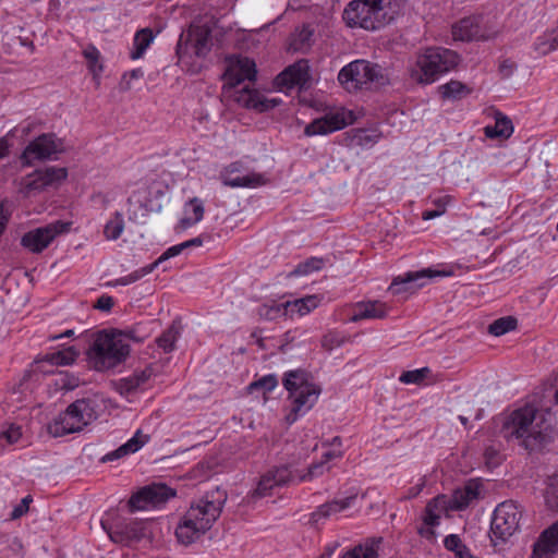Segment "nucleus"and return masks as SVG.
Wrapping results in <instances>:
<instances>
[{
  "instance_id": "nucleus-1",
  "label": "nucleus",
  "mask_w": 558,
  "mask_h": 558,
  "mask_svg": "<svg viewBox=\"0 0 558 558\" xmlns=\"http://www.w3.org/2000/svg\"><path fill=\"white\" fill-rule=\"evenodd\" d=\"M226 500V492L216 488L193 502L177 524L178 542L189 546L198 541L220 517Z\"/></svg>"
},
{
  "instance_id": "nucleus-2",
  "label": "nucleus",
  "mask_w": 558,
  "mask_h": 558,
  "mask_svg": "<svg viewBox=\"0 0 558 558\" xmlns=\"http://www.w3.org/2000/svg\"><path fill=\"white\" fill-rule=\"evenodd\" d=\"M553 421L547 402L541 400L539 405L534 401L525 403V451L530 457L538 459L551 451L556 440Z\"/></svg>"
},
{
  "instance_id": "nucleus-3",
  "label": "nucleus",
  "mask_w": 558,
  "mask_h": 558,
  "mask_svg": "<svg viewBox=\"0 0 558 558\" xmlns=\"http://www.w3.org/2000/svg\"><path fill=\"white\" fill-rule=\"evenodd\" d=\"M400 10V0H352L342 17L349 27L377 31L390 24Z\"/></svg>"
},
{
  "instance_id": "nucleus-4",
  "label": "nucleus",
  "mask_w": 558,
  "mask_h": 558,
  "mask_svg": "<svg viewBox=\"0 0 558 558\" xmlns=\"http://www.w3.org/2000/svg\"><path fill=\"white\" fill-rule=\"evenodd\" d=\"M282 384L292 400L291 413L287 416V421L293 423L300 414L306 413L314 407L322 390L312 380L311 375L301 368L288 371Z\"/></svg>"
},
{
  "instance_id": "nucleus-5",
  "label": "nucleus",
  "mask_w": 558,
  "mask_h": 558,
  "mask_svg": "<svg viewBox=\"0 0 558 558\" xmlns=\"http://www.w3.org/2000/svg\"><path fill=\"white\" fill-rule=\"evenodd\" d=\"M338 81L349 92L364 86L379 88L390 83L388 73L381 65L362 59L343 66L338 74Z\"/></svg>"
},
{
  "instance_id": "nucleus-6",
  "label": "nucleus",
  "mask_w": 558,
  "mask_h": 558,
  "mask_svg": "<svg viewBox=\"0 0 558 558\" xmlns=\"http://www.w3.org/2000/svg\"><path fill=\"white\" fill-rule=\"evenodd\" d=\"M459 60L458 53L450 49L442 47L427 48L417 57V69L413 71L412 76L423 84L433 83L441 74L452 70L459 63Z\"/></svg>"
},
{
  "instance_id": "nucleus-7",
  "label": "nucleus",
  "mask_w": 558,
  "mask_h": 558,
  "mask_svg": "<svg viewBox=\"0 0 558 558\" xmlns=\"http://www.w3.org/2000/svg\"><path fill=\"white\" fill-rule=\"evenodd\" d=\"M129 352V345L122 339L101 332L94 340L88 356L94 368L102 372L123 362Z\"/></svg>"
},
{
  "instance_id": "nucleus-8",
  "label": "nucleus",
  "mask_w": 558,
  "mask_h": 558,
  "mask_svg": "<svg viewBox=\"0 0 558 558\" xmlns=\"http://www.w3.org/2000/svg\"><path fill=\"white\" fill-rule=\"evenodd\" d=\"M521 518L522 511L514 501L507 500L499 504L492 518V542L496 545L498 541L506 542L517 531H519Z\"/></svg>"
},
{
  "instance_id": "nucleus-9",
  "label": "nucleus",
  "mask_w": 558,
  "mask_h": 558,
  "mask_svg": "<svg viewBox=\"0 0 558 558\" xmlns=\"http://www.w3.org/2000/svg\"><path fill=\"white\" fill-rule=\"evenodd\" d=\"M175 496V490L163 483H151L134 493L130 500L131 511L147 510L165 505Z\"/></svg>"
},
{
  "instance_id": "nucleus-10",
  "label": "nucleus",
  "mask_w": 558,
  "mask_h": 558,
  "mask_svg": "<svg viewBox=\"0 0 558 558\" xmlns=\"http://www.w3.org/2000/svg\"><path fill=\"white\" fill-rule=\"evenodd\" d=\"M71 222L61 220L53 221L44 227H39L26 232L21 239V245L29 252L41 253L59 234L70 230Z\"/></svg>"
},
{
  "instance_id": "nucleus-11",
  "label": "nucleus",
  "mask_w": 558,
  "mask_h": 558,
  "mask_svg": "<svg viewBox=\"0 0 558 558\" xmlns=\"http://www.w3.org/2000/svg\"><path fill=\"white\" fill-rule=\"evenodd\" d=\"M68 177L65 168L47 167L26 175L22 182V192L25 196H32L44 191L46 187L54 186L64 181Z\"/></svg>"
},
{
  "instance_id": "nucleus-12",
  "label": "nucleus",
  "mask_w": 558,
  "mask_h": 558,
  "mask_svg": "<svg viewBox=\"0 0 558 558\" xmlns=\"http://www.w3.org/2000/svg\"><path fill=\"white\" fill-rule=\"evenodd\" d=\"M101 526L116 544L130 545L145 536L144 523L138 521L119 520L110 524L101 520Z\"/></svg>"
},
{
  "instance_id": "nucleus-13",
  "label": "nucleus",
  "mask_w": 558,
  "mask_h": 558,
  "mask_svg": "<svg viewBox=\"0 0 558 558\" xmlns=\"http://www.w3.org/2000/svg\"><path fill=\"white\" fill-rule=\"evenodd\" d=\"M60 150L53 134H43L32 141L23 150L21 161L24 166H32L35 161L46 160Z\"/></svg>"
},
{
  "instance_id": "nucleus-14",
  "label": "nucleus",
  "mask_w": 558,
  "mask_h": 558,
  "mask_svg": "<svg viewBox=\"0 0 558 558\" xmlns=\"http://www.w3.org/2000/svg\"><path fill=\"white\" fill-rule=\"evenodd\" d=\"M293 480L292 472L287 465L276 466L260 476L256 488L248 498L253 501L269 496L272 488L288 485Z\"/></svg>"
},
{
  "instance_id": "nucleus-15",
  "label": "nucleus",
  "mask_w": 558,
  "mask_h": 558,
  "mask_svg": "<svg viewBox=\"0 0 558 558\" xmlns=\"http://www.w3.org/2000/svg\"><path fill=\"white\" fill-rule=\"evenodd\" d=\"M452 36L454 40H487L494 36V32L483 26V17H464L452 26Z\"/></svg>"
},
{
  "instance_id": "nucleus-16",
  "label": "nucleus",
  "mask_w": 558,
  "mask_h": 558,
  "mask_svg": "<svg viewBox=\"0 0 558 558\" xmlns=\"http://www.w3.org/2000/svg\"><path fill=\"white\" fill-rule=\"evenodd\" d=\"M439 275H441V272L432 270L429 268L418 271H409L403 276L396 277L389 286L388 290L392 294L413 293L417 289L424 287L427 279H432Z\"/></svg>"
},
{
  "instance_id": "nucleus-17",
  "label": "nucleus",
  "mask_w": 558,
  "mask_h": 558,
  "mask_svg": "<svg viewBox=\"0 0 558 558\" xmlns=\"http://www.w3.org/2000/svg\"><path fill=\"white\" fill-rule=\"evenodd\" d=\"M256 73V65L253 60L236 57L229 60L223 77L230 87H235L246 80L254 81Z\"/></svg>"
},
{
  "instance_id": "nucleus-18",
  "label": "nucleus",
  "mask_w": 558,
  "mask_h": 558,
  "mask_svg": "<svg viewBox=\"0 0 558 558\" xmlns=\"http://www.w3.org/2000/svg\"><path fill=\"white\" fill-rule=\"evenodd\" d=\"M497 422L500 424L498 433L507 442L523 445V408L502 414Z\"/></svg>"
},
{
  "instance_id": "nucleus-19",
  "label": "nucleus",
  "mask_w": 558,
  "mask_h": 558,
  "mask_svg": "<svg viewBox=\"0 0 558 558\" xmlns=\"http://www.w3.org/2000/svg\"><path fill=\"white\" fill-rule=\"evenodd\" d=\"M310 80L308 61L301 59L284 69L277 75L275 83L279 88H293L294 86H304Z\"/></svg>"
},
{
  "instance_id": "nucleus-20",
  "label": "nucleus",
  "mask_w": 558,
  "mask_h": 558,
  "mask_svg": "<svg viewBox=\"0 0 558 558\" xmlns=\"http://www.w3.org/2000/svg\"><path fill=\"white\" fill-rule=\"evenodd\" d=\"M348 125L343 112H331L314 120L304 129L306 136L326 135L342 130Z\"/></svg>"
},
{
  "instance_id": "nucleus-21",
  "label": "nucleus",
  "mask_w": 558,
  "mask_h": 558,
  "mask_svg": "<svg viewBox=\"0 0 558 558\" xmlns=\"http://www.w3.org/2000/svg\"><path fill=\"white\" fill-rule=\"evenodd\" d=\"M558 550V520L544 530L533 546L531 558H550Z\"/></svg>"
},
{
  "instance_id": "nucleus-22",
  "label": "nucleus",
  "mask_w": 558,
  "mask_h": 558,
  "mask_svg": "<svg viewBox=\"0 0 558 558\" xmlns=\"http://www.w3.org/2000/svg\"><path fill=\"white\" fill-rule=\"evenodd\" d=\"M84 427V424L73 415V411L69 405L64 412L60 413L48 425V432L53 437H61L66 434L80 432Z\"/></svg>"
},
{
  "instance_id": "nucleus-23",
  "label": "nucleus",
  "mask_w": 558,
  "mask_h": 558,
  "mask_svg": "<svg viewBox=\"0 0 558 558\" xmlns=\"http://www.w3.org/2000/svg\"><path fill=\"white\" fill-rule=\"evenodd\" d=\"M481 492L482 483L477 480H471L462 488L453 492L449 506L453 510H463L481 498Z\"/></svg>"
},
{
  "instance_id": "nucleus-24",
  "label": "nucleus",
  "mask_w": 558,
  "mask_h": 558,
  "mask_svg": "<svg viewBox=\"0 0 558 558\" xmlns=\"http://www.w3.org/2000/svg\"><path fill=\"white\" fill-rule=\"evenodd\" d=\"M356 499V494H351L350 496L342 499H333L331 501L325 502L317 507V509L311 514V522L313 524H319L324 520L330 518L331 515L339 513L349 507H351Z\"/></svg>"
},
{
  "instance_id": "nucleus-25",
  "label": "nucleus",
  "mask_w": 558,
  "mask_h": 558,
  "mask_svg": "<svg viewBox=\"0 0 558 558\" xmlns=\"http://www.w3.org/2000/svg\"><path fill=\"white\" fill-rule=\"evenodd\" d=\"M238 171V165L231 163L227 169L226 173L222 174V183L230 187H256L265 184L266 180L263 174L248 173L246 175L232 174Z\"/></svg>"
},
{
  "instance_id": "nucleus-26",
  "label": "nucleus",
  "mask_w": 558,
  "mask_h": 558,
  "mask_svg": "<svg viewBox=\"0 0 558 558\" xmlns=\"http://www.w3.org/2000/svg\"><path fill=\"white\" fill-rule=\"evenodd\" d=\"M238 101L243 104L244 107L259 112L267 111L279 105V100L275 98L269 99L258 90H251L246 86L243 87L241 95L238 97Z\"/></svg>"
},
{
  "instance_id": "nucleus-27",
  "label": "nucleus",
  "mask_w": 558,
  "mask_h": 558,
  "mask_svg": "<svg viewBox=\"0 0 558 558\" xmlns=\"http://www.w3.org/2000/svg\"><path fill=\"white\" fill-rule=\"evenodd\" d=\"M388 314L386 303L380 301H367L357 303L354 307L351 322H360L362 319H381Z\"/></svg>"
},
{
  "instance_id": "nucleus-28",
  "label": "nucleus",
  "mask_w": 558,
  "mask_h": 558,
  "mask_svg": "<svg viewBox=\"0 0 558 558\" xmlns=\"http://www.w3.org/2000/svg\"><path fill=\"white\" fill-rule=\"evenodd\" d=\"M197 57L206 56L211 47V33L206 26H191L186 39Z\"/></svg>"
},
{
  "instance_id": "nucleus-29",
  "label": "nucleus",
  "mask_w": 558,
  "mask_h": 558,
  "mask_svg": "<svg viewBox=\"0 0 558 558\" xmlns=\"http://www.w3.org/2000/svg\"><path fill=\"white\" fill-rule=\"evenodd\" d=\"M149 436L142 433V430H137L135 435L129 439L125 444L120 446L118 449L107 453L102 457V462H109L113 460H118L124 456L130 453H134L138 451L146 442H148Z\"/></svg>"
},
{
  "instance_id": "nucleus-30",
  "label": "nucleus",
  "mask_w": 558,
  "mask_h": 558,
  "mask_svg": "<svg viewBox=\"0 0 558 558\" xmlns=\"http://www.w3.org/2000/svg\"><path fill=\"white\" fill-rule=\"evenodd\" d=\"M315 31L311 24L296 27L290 38V50L306 53L314 45Z\"/></svg>"
},
{
  "instance_id": "nucleus-31",
  "label": "nucleus",
  "mask_w": 558,
  "mask_h": 558,
  "mask_svg": "<svg viewBox=\"0 0 558 558\" xmlns=\"http://www.w3.org/2000/svg\"><path fill=\"white\" fill-rule=\"evenodd\" d=\"M513 133V125L510 119L497 111L495 113V124L486 125L484 134L488 138L506 140Z\"/></svg>"
},
{
  "instance_id": "nucleus-32",
  "label": "nucleus",
  "mask_w": 558,
  "mask_h": 558,
  "mask_svg": "<svg viewBox=\"0 0 558 558\" xmlns=\"http://www.w3.org/2000/svg\"><path fill=\"white\" fill-rule=\"evenodd\" d=\"M381 542V537L367 538L364 543L348 550L341 558H378V549Z\"/></svg>"
},
{
  "instance_id": "nucleus-33",
  "label": "nucleus",
  "mask_w": 558,
  "mask_h": 558,
  "mask_svg": "<svg viewBox=\"0 0 558 558\" xmlns=\"http://www.w3.org/2000/svg\"><path fill=\"white\" fill-rule=\"evenodd\" d=\"M73 415L87 426L97 418L96 402L92 399H78L70 404Z\"/></svg>"
},
{
  "instance_id": "nucleus-34",
  "label": "nucleus",
  "mask_w": 558,
  "mask_h": 558,
  "mask_svg": "<svg viewBox=\"0 0 558 558\" xmlns=\"http://www.w3.org/2000/svg\"><path fill=\"white\" fill-rule=\"evenodd\" d=\"M342 457L341 451H327L324 453L323 459L319 462L312 463L307 472L300 475L299 481L305 482V481H312L318 476H322L325 472L329 471L330 466L328 465V462L335 458Z\"/></svg>"
},
{
  "instance_id": "nucleus-35",
  "label": "nucleus",
  "mask_w": 558,
  "mask_h": 558,
  "mask_svg": "<svg viewBox=\"0 0 558 558\" xmlns=\"http://www.w3.org/2000/svg\"><path fill=\"white\" fill-rule=\"evenodd\" d=\"M258 315L267 320H274L279 317L291 315L290 301L276 302L262 304L257 311Z\"/></svg>"
},
{
  "instance_id": "nucleus-36",
  "label": "nucleus",
  "mask_w": 558,
  "mask_h": 558,
  "mask_svg": "<svg viewBox=\"0 0 558 558\" xmlns=\"http://www.w3.org/2000/svg\"><path fill=\"white\" fill-rule=\"evenodd\" d=\"M78 356V351L74 347H69L52 353H47L43 357L36 360V363H49L50 365H70Z\"/></svg>"
},
{
  "instance_id": "nucleus-37",
  "label": "nucleus",
  "mask_w": 558,
  "mask_h": 558,
  "mask_svg": "<svg viewBox=\"0 0 558 558\" xmlns=\"http://www.w3.org/2000/svg\"><path fill=\"white\" fill-rule=\"evenodd\" d=\"M83 56L86 59L87 68L93 74V78L98 86L100 84V75L104 71V65L99 61L100 52L94 45L89 44L84 48Z\"/></svg>"
},
{
  "instance_id": "nucleus-38",
  "label": "nucleus",
  "mask_w": 558,
  "mask_h": 558,
  "mask_svg": "<svg viewBox=\"0 0 558 558\" xmlns=\"http://www.w3.org/2000/svg\"><path fill=\"white\" fill-rule=\"evenodd\" d=\"M189 208H191L192 216H185L179 221L178 227L181 230H185L193 225L199 222L204 217V205L201 199L197 197H194L189 201V203L185 205V214H187Z\"/></svg>"
},
{
  "instance_id": "nucleus-39",
  "label": "nucleus",
  "mask_w": 558,
  "mask_h": 558,
  "mask_svg": "<svg viewBox=\"0 0 558 558\" xmlns=\"http://www.w3.org/2000/svg\"><path fill=\"white\" fill-rule=\"evenodd\" d=\"M555 383H544L533 393L530 401H534L535 405H539L541 400L547 402L548 409L550 410L551 398L555 399L558 404V378H555Z\"/></svg>"
},
{
  "instance_id": "nucleus-40",
  "label": "nucleus",
  "mask_w": 558,
  "mask_h": 558,
  "mask_svg": "<svg viewBox=\"0 0 558 558\" xmlns=\"http://www.w3.org/2000/svg\"><path fill=\"white\" fill-rule=\"evenodd\" d=\"M154 40V34L150 28H143L138 31L133 40L134 49L131 52V58L133 60L140 59L145 53L146 49Z\"/></svg>"
},
{
  "instance_id": "nucleus-41",
  "label": "nucleus",
  "mask_w": 558,
  "mask_h": 558,
  "mask_svg": "<svg viewBox=\"0 0 558 558\" xmlns=\"http://www.w3.org/2000/svg\"><path fill=\"white\" fill-rule=\"evenodd\" d=\"M471 89L459 81H450L447 84L439 86V93L442 98L447 99H461L469 95Z\"/></svg>"
},
{
  "instance_id": "nucleus-42",
  "label": "nucleus",
  "mask_w": 558,
  "mask_h": 558,
  "mask_svg": "<svg viewBox=\"0 0 558 558\" xmlns=\"http://www.w3.org/2000/svg\"><path fill=\"white\" fill-rule=\"evenodd\" d=\"M518 327V319L513 316H504L494 320L488 326V332L495 337H500Z\"/></svg>"
},
{
  "instance_id": "nucleus-43",
  "label": "nucleus",
  "mask_w": 558,
  "mask_h": 558,
  "mask_svg": "<svg viewBox=\"0 0 558 558\" xmlns=\"http://www.w3.org/2000/svg\"><path fill=\"white\" fill-rule=\"evenodd\" d=\"M318 304L319 299L316 295H307L305 298L290 302V312L291 315L295 312L299 313L301 316L306 315L312 310L316 308Z\"/></svg>"
},
{
  "instance_id": "nucleus-44",
  "label": "nucleus",
  "mask_w": 558,
  "mask_h": 558,
  "mask_svg": "<svg viewBox=\"0 0 558 558\" xmlns=\"http://www.w3.org/2000/svg\"><path fill=\"white\" fill-rule=\"evenodd\" d=\"M124 230V220L121 213L117 211L106 226L104 233L108 240H117Z\"/></svg>"
},
{
  "instance_id": "nucleus-45",
  "label": "nucleus",
  "mask_w": 558,
  "mask_h": 558,
  "mask_svg": "<svg viewBox=\"0 0 558 558\" xmlns=\"http://www.w3.org/2000/svg\"><path fill=\"white\" fill-rule=\"evenodd\" d=\"M178 337V328L174 325H171L160 337L157 338L156 342L165 352H170L174 349V343Z\"/></svg>"
},
{
  "instance_id": "nucleus-46",
  "label": "nucleus",
  "mask_w": 558,
  "mask_h": 558,
  "mask_svg": "<svg viewBox=\"0 0 558 558\" xmlns=\"http://www.w3.org/2000/svg\"><path fill=\"white\" fill-rule=\"evenodd\" d=\"M545 502L550 510L558 511V475L548 480L545 490Z\"/></svg>"
},
{
  "instance_id": "nucleus-47",
  "label": "nucleus",
  "mask_w": 558,
  "mask_h": 558,
  "mask_svg": "<svg viewBox=\"0 0 558 558\" xmlns=\"http://www.w3.org/2000/svg\"><path fill=\"white\" fill-rule=\"evenodd\" d=\"M278 385V379L275 375H266L253 383L247 387V390L252 393L255 390H263L264 393L272 391Z\"/></svg>"
},
{
  "instance_id": "nucleus-48",
  "label": "nucleus",
  "mask_w": 558,
  "mask_h": 558,
  "mask_svg": "<svg viewBox=\"0 0 558 558\" xmlns=\"http://www.w3.org/2000/svg\"><path fill=\"white\" fill-rule=\"evenodd\" d=\"M323 264H324V262H323L322 258L312 257V258L305 260L304 263L299 264L294 268V270H292L290 272L289 276H304V275H308V274H311L313 271L322 269Z\"/></svg>"
},
{
  "instance_id": "nucleus-49",
  "label": "nucleus",
  "mask_w": 558,
  "mask_h": 558,
  "mask_svg": "<svg viewBox=\"0 0 558 558\" xmlns=\"http://www.w3.org/2000/svg\"><path fill=\"white\" fill-rule=\"evenodd\" d=\"M155 269V265H147V266H144L131 274H129L128 276H124V277H121L119 279L116 280L114 282V286H128V284H131L133 282H136L137 280H140L141 278L145 277L146 275L150 274L153 270Z\"/></svg>"
},
{
  "instance_id": "nucleus-50",
  "label": "nucleus",
  "mask_w": 558,
  "mask_h": 558,
  "mask_svg": "<svg viewBox=\"0 0 558 558\" xmlns=\"http://www.w3.org/2000/svg\"><path fill=\"white\" fill-rule=\"evenodd\" d=\"M344 342V337L341 336L338 331H328L325 333L322 338V347L327 350L331 351L335 348L340 347Z\"/></svg>"
},
{
  "instance_id": "nucleus-51",
  "label": "nucleus",
  "mask_w": 558,
  "mask_h": 558,
  "mask_svg": "<svg viewBox=\"0 0 558 558\" xmlns=\"http://www.w3.org/2000/svg\"><path fill=\"white\" fill-rule=\"evenodd\" d=\"M534 48L539 54H547L556 50L558 48V35L550 38H538V41L535 44Z\"/></svg>"
},
{
  "instance_id": "nucleus-52",
  "label": "nucleus",
  "mask_w": 558,
  "mask_h": 558,
  "mask_svg": "<svg viewBox=\"0 0 558 558\" xmlns=\"http://www.w3.org/2000/svg\"><path fill=\"white\" fill-rule=\"evenodd\" d=\"M22 436L21 427L11 425L8 429L0 433V447L15 444Z\"/></svg>"
},
{
  "instance_id": "nucleus-53",
  "label": "nucleus",
  "mask_w": 558,
  "mask_h": 558,
  "mask_svg": "<svg viewBox=\"0 0 558 558\" xmlns=\"http://www.w3.org/2000/svg\"><path fill=\"white\" fill-rule=\"evenodd\" d=\"M429 372L430 371L428 367H423V368L414 369V371H408V372H404L400 376V381L404 383V384H417V383L422 381Z\"/></svg>"
},
{
  "instance_id": "nucleus-54",
  "label": "nucleus",
  "mask_w": 558,
  "mask_h": 558,
  "mask_svg": "<svg viewBox=\"0 0 558 558\" xmlns=\"http://www.w3.org/2000/svg\"><path fill=\"white\" fill-rule=\"evenodd\" d=\"M141 386L136 377L132 374L129 377L122 378L118 383V390L121 395H130L136 391Z\"/></svg>"
},
{
  "instance_id": "nucleus-55",
  "label": "nucleus",
  "mask_w": 558,
  "mask_h": 558,
  "mask_svg": "<svg viewBox=\"0 0 558 558\" xmlns=\"http://www.w3.org/2000/svg\"><path fill=\"white\" fill-rule=\"evenodd\" d=\"M380 135L376 133L375 131L368 132L366 130H359L355 138L357 140V143L361 145H368L377 143Z\"/></svg>"
},
{
  "instance_id": "nucleus-56",
  "label": "nucleus",
  "mask_w": 558,
  "mask_h": 558,
  "mask_svg": "<svg viewBox=\"0 0 558 558\" xmlns=\"http://www.w3.org/2000/svg\"><path fill=\"white\" fill-rule=\"evenodd\" d=\"M183 250H184V247H183L182 243L173 245V246L167 248L154 263H151V265H155V268H156L158 265H160L165 260L181 254Z\"/></svg>"
},
{
  "instance_id": "nucleus-57",
  "label": "nucleus",
  "mask_w": 558,
  "mask_h": 558,
  "mask_svg": "<svg viewBox=\"0 0 558 558\" xmlns=\"http://www.w3.org/2000/svg\"><path fill=\"white\" fill-rule=\"evenodd\" d=\"M32 502V497L28 495L24 497L20 505L14 507V509L11 512V519H19L23 514H25L28 511L29 504Z\"/></svg>"
},
{
  "instance_id": "nucleus-58",
  "label": "nucleus",
  "mask_w": 558,
  "mask_h": 558,
  "mask_svg": "<svg viewBox=\"0 0 558 558\" xmlns=\"http://www.w3.org/2000/svg\"><path fill=\"white\" fill-rule=\"evenodd\" d=\"M445 547L448 550L453 551L454 554L462 548L464 544H462L461 538L457 534L448 535L444 541Z\"/></svg>"
},
{
  "instance_id": "nucleus-59",
  "label": "nucleus",
  "mask_w": 558,
  "mask_h": 558,
  "mask_svg": "<svg viewBox=\"0 0 558 558\" xmlns=\"http://www.w3.org/2000/svg\"><path fill=\"white\" fill-rule=\"evenodd\" d=\"M113 304H114V302H113L112 296L101 295L100 298H98V300L95 304V308L102 311V312H108L112 308Z\"/></svg>"
},
{
  "instance_id": "nucleus-60",
  "label": "nucleus",
  "mask_w": 558,
  "mask_h": 558,
  "mask_svg": "<svg viewBox=\"0 0 558 558\" xmlns=\"http://www.w3.org/2000/svg\"><path fill=\"white\" fill-rule=\"evenodd\" d=\"M133 375L136 377L138 385L142 387L153 376V368L151 366H146L144 369L135 371Z\"/></svg>"
},
{
  "instance_id": "nucleus-61",
  "label": "nucleus",
  "mask_w": 558,
  "mask_h": 558,
  "mask_svg": "<svg viewBox=\"0 0 558 558\" xmlns=\"http://www.w3.org/2000/svg\"><path fill=\"white\" fill-rule=\"evenodd\" d=\"M78 378L75 376H70L68 374L62 375L61 377V388L65 390H73L78 386Z\"/></svg>"
},
{
  "instance_id": "nucleus-62",
  "label": "nucleus",
  "mask_w": 558,
  "mask_h": 558,
  "mask_svg": "<svg viewBox=\"0 0 558 558\" xmlns=\"http://www.w3.org/2000/svg\"><path fill=\"white\" fill-rule=\"evenodd\" d=\"M437 206H438V209L436 210H425L423 214H422V218L424 220H430V219H434L436 217H439L441 216L444 213H445V206L444 204L440 203V201H437L436 202Z\"/></svg>"
},
{
  "instance_id": "nucleus-63",
  "label": "nucleus",
  "mask_w": 558,
  "mask_h": 558,
  "mask_svg": "<svg viewBox=\"0 0 558 558\" xmlns=\"http://www.w3.org/2000/svg\"><path fill=\"white\" fill-rule=\"evenodd\" d=\"M424 523L429 526H435L439 524V515L436 514L430 507L426 508V514L424 517Z\"/></svg>"
},
{
  "instance_id": "nucleus-64",
  "label": "nucleus",
  "mask_w": 558,
  "mask_h": 558,
  "mask_svg": "<svg viewBox=\"0 0 558 558\" xmlns=\"http://www.w3.org/2000/svg\"><path fill=\"white\" fill-rule=\"evenodd\" d=\"M457 558H473L470 549L463 545L461 549L456 553Z\"/></svg>"
}]
</instances>
